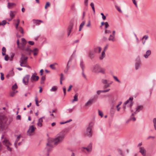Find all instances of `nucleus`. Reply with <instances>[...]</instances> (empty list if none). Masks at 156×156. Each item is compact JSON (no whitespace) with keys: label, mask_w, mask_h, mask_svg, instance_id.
I'll return each instance as SVG.
<instances>
[{"label":"nucleus","mask_w":156,"mask_h":156,"mask_svg":"<svg viewBox=\"0 0 156 156\" xmlns=\"http://www.w3.org/2000/svg\"><path fill=\"white\" fill-rule=\"evenodd\" d=\"M94 101V99L89 100L85 104V106H88L91 105Z\"/></svg>","instance_id":"4468645a"},{"label":"nucleus","mask_w":156,"mask_h":156,"mask_svg":"<svg viewBox=\"0 0 156 156\" xmlns=\"http://www.w3.org/2000/svg\"><path fill=\"white\" fill-rule=\"evenodd\" d=\"M15 55V53H12L11 54V56L9 57V60L11 61L12 60L13 58Z\"/></svg>","instance_id":"ea45409f"},{"label":"nucleus","mask_w":156,"mask_h":156,"mask_svg":"<svg viewBox=\"0 0 156 156\" xmlns=\"http://www.w3.org/2000/svg\"><path fill=\"white\" fill-rule=\"evenodd\" d=\"M110 90V89H108L104 90H98L97 91V93L98 95H99L101 93H105L109 91Z\"/></svg>","instance_id":"a211bd4d"},{"label":"nucleus","mask_w":156,"mask_h":156,"mask_svg":"<svg viewBox=\"0 0 156 156\" xmlns=\"http://www.w3.org/2000/svg\"><path fill=\"white\" fill-rule=\"evenodd\" d=\"M115 7L116 9L118 10V11L119 12H122V11H121V9H120V8L117 5H115Z\"/></svg>","instance_id":"3c124183"},{"label":"nucleus","mask_w":156,"mask_h":156,"mask_svg":"<svg viewBox=\"0 0 156 156\" xmlns=\"http://www.w3.org/2000/svg\"><path fill=\"white\" fill-rule=\"evenodd\" d=\"M57 90V88L55 86H54L52 87L50 91H56Z\"/></svg>","instance_id":"e433bc0d"},{"label":"nucleus","mask_w":156,"mask_h":156,"mask_svg":"<svg viewBox=\"0 0 156 156\" xmlns=\"http://www.w3.org/2000/svg\"><path fill=\"white\" fill-rule=\"evenodd\" d=\"M35 103H36V105L38 106H39V104H38V99H37V97H35Z\"/></svg>","instance_id":"49530a36"},{"label":"nucleus","mask_w":156,"mask_h":156,"mask_svg":"<svg viewBox=\"0 0 156 156\" xmlns=\"http://www.w3.org/2000/svg\"><path fill=\"white\" fill-rule=\"evenodd\" d=\"M9 124L8 119L4 116H0V129H3Z\"/></svg>","instance_id":"f03ea898"},{"label":"nucleus","mask_w":156,"mask_h":156,"mask_svg":"<svg viewBox=\"0 0 156 156\" xmlns=\"http://www.w3.org/2000/svg\"><path fill=\"white\" fill-rule=\"evenodd\" d=\"M20 138V135L18 136L16 138V141L14 143V145L15 146V147L17 148V146H16V143H17L19 139Z\"/></svg>","instance_id":"a19ab883"},{"label":"nucleus","mask_w":156,"mask_h":156,"mask_svg":"<svg viewBox=\"0 0 156 156\" xmlns=\"http://www.w3.org/2000/svg\"><path fill=\"white\" fill-rule=\"evenodd\" d=\"M20 66L22 67H26L27 66L26 65H24L23 64H24V63H23V62H22L20 61Z\"/></svg>","instance_id":"4d7b16f0"},{"label":"nucleus","mask_w":156,"mask_h":156,"mask_svg":"<svg viewBox=\"0 0 156 156\" xmlns=\"http://www.w3.org/2000/svg\"><path fill=\"white\" fill-rule=\"evenodd\" d=\"M98 47L94 48V49L93 51L94 53H97L98 52Z\"/></svg>","instance_id":"e2e57ef3"},{"label":"nucleus","mask_w":156,"mask_h":156,"mask_svg":"<svg viewBox=\"0 0 156 156\" xmlns=\"http://www.w3.org/2000/svg\"><path fill=\"white\" fill-rule=\"evenodd\" d=\"M72 60V58H70L67 63V65L66 66V68H67V69H69L70 67V66H69V63L71 62Z\"/></svg>","instance_id":"58836bf2"},{"label":"nucleus","mask_w":156,"mask_h":156,"mask_svg":"<svg viewBox=\"0 0 156 156\" xmlns=\"http://www.w3.org/2000/svg\"><path fill=\"white\" fill-rule=\"evenodd\" d=\"M28 58V57L27 56H25V55L23 54H22L20 61L23 62L24 64H26L27 62Z\"/></svg>","instance_id":"423d86ee"},{"label":"nucleus","mask_w":156,"mask_h":156,"mask_svg":"<svg viewBox=\"0 0 156 156\" xmlns=\"http://www.w3.org/2000/svg\"><path fill=\"white\" fill-rule=\"evenodd\" d=\"M89 58L91 59H93L95 57V53L93 50H90L88 52Z\"/></svg>","instance_id":"0eeeda50"},{"label":"nucleus","mask_w":156,"mask_h":156,"mask_svg":"<svg viewBox=\"0 0 156 156\" xmlns=\"http://www.w3.org/2000/svg\"><path fill=\"white\" fill-rule=\"evenodd\" d=\"M143 106L142 105H140L138 106L137 108H136V111H137L138 112H139L140 110H141L143 108Z\"/></svg>","instance_id":"473e14b6"},{"label":"nucleus","mask_w":156,"mask_h":156,"mask_svg":"<svg viewBox=\"0 0 156 156\" xmlns=\"http://www.w3.org/2000/svg\"><path fill=\"white\" fill-rule=\"evenodd\" d=\"M35 130V128L33 125H32L31 126H30L28 130L27 131V134L29 136H30L31 134H29V133L30 132V133H32L34 132Z\"/></svg>","instance_id":"9b49d317"},{"label":"nucleus","mask_w":156,"mask_h":156,"mask_svg":"<svg viewBox=\"0 0 156 156\" xmlns=\"http://www.w3.org/2000/svg\"><path fill=\"white\" fill-rule=\"evenodd\" d=\"M53 142L51 141V139L49 140L48 142V143L47 144V146H49L50 147L52 148L53 144L52 143H53Z\"/></svg>","instance_id":"4be33fe9"},{"label":"nucleus","mask_w":156,"mask_h":156,"mask_svg":"<svg viewBox=\"0 0 156 156\" xmlns=\"http://www.w3.org/2000/svg\"><path fill=\"white\" fill-rule=\"evenodd\" d=\"M6 23V21L5 20H3L2 23H1V25H4Z\"/></svg>","instance_id":"338daca9"},{"label":"nucleus","mask_w":156,"mask_h":156,"mask_svg":"<svg viewBox=\"0 0 156 156\" xmlns=\"http://www.w3.org/2000/svg\"><path fill=\"white\" fill-rule=\"evenodd\" d=\"M109 27V25L108 22H106L105 24V29L106 30L107 28Z\"/></svg>","instance_id":"5fc2aeb1"},{"label":"nucleus","mask_w":156,"mask_h":156,"mask_svg":"<svg viewBox=\"0 0 156 156\" xmlns=\"http://www.w3.org/2000/svg\"><path fill=\"white\" fill-rule=\"evenodd\" d=\"M1 80H3L4 79V74L3 73H1Z\"/></svg>","instance_id":"680f3d73"},{"label":"nucleus","mask_w":156,"mask_h":156,"mask_svg":"<svg viewBox=\"0 0 156 156\" xmlns=\"http://www.w3.org/2000/svg\"><path fill=\"white\" fill-rule=\"evenodd\" d=\"M151 53V51L150 50H147L146 52V54L144 55V57L146 58H147Z\"/></svg>","instance_id":"2eb2a0df"},{"label":"nucleus","mask_w":156,"mask_h":156,"mask_svg":"<svg viewBox=\"0 0 156 156\" xmlns=\"http://www.w3.org/2000/svg\"><path fill=\"white\" fill-rule=\"evenodd\" d=\"M80 66L82 70L83 71L84 69L85 66L83 63V59H81L80 61Z\"/></svg>","instance_id":"6ab92c4d"},{"label":"nucleus","mask_w":156,"mask_h":156,"mask_svg":"<svg viewBox=\"0 0 156 156\" xmlns=\"http://www.w3.org/2000/svg\"><path fill=\"white\" fill-rule=\"evenodd\" d=\"M13 69H12L10 71L7 75L6 76V77L7 78H8L9 77L12 76L14 75V73L13 71Z\"/></svg>","instance_id":"f8f14e48"},{"label":"nucleus","mask_w":156,"mask_h":156,"mask_svg":"<svg viewBox=\"0 0 156 156\" xmlns=\"http://www.w3.org/2000/svg\"><path fill=\"white\" fill-rule=\"evenodd\" d=\"M50 4L49 2H46V5L45 6V9H46L48 7H49L50 6Z\"/></svg>","instance_id":"a18cd8bd"},{"label":"nucleus","mask_w":156,"mask_h":156,"mask_svg":"<svg viewBox=\"0 0 156 156\" xmlns=\"http://www.w3.org/2000/svg\"><path fill=\"white\" fill-rule=\"evenodd\" d=\"M90 5L92 7V8L93 9V12H94V13L95 14V8H94V4L93 3L91 2L90 4Z\"/></svg>","instance_id":"c9c22d12"},{"label":"nucleus","mask_w":156,"mask_h":156,"mask_svg":"<svg viewBox=\"0 0 156 156\" xmlns=\"http://www.w3.org/2000/svg\"><path fill=\"white\" fill-rule=\"evenodd\" d=\"M108 40L109 41H113L115 40V37H114L111 34L110 35L109 37Z\"/></svg>","instance_id":"2f4dec72"},{"label":"nucleus","mask_w":156,"mask_h":156,"mask_svg":"<svg viewBox=\"0 0 156 156\" xmlns=\"http://www.w3.org/2000/svg\"><path fill=\"white\" fill-rule=\"evenodd\" d=\"M39 79V77L38 76H36L34 74L32 75L31 78L30 80L32 82H33L34 81H37Z\"/></svg>","instance_id":"1a4fd4ad"},{"label":"nucleus","mask_w":156,"mask_h":156,"mask_svg":"<svg viewBox=\"0 0 156 156\" xmlns=\"http://www.w3.org/2000/svg\"><path fill=\"white\" fill-rule=\"evenodd\" d=\"M9 58V57H8V55H5L4 58L5 60L6 61H7L8 60Z\"/></svg>","instance_id":"69168bd1"},{"label":"nucleus","mask_w":156,"mask_h":156,"mask_svg":"<svg viewBox=\"0 0 156 156\" xmlns=\"http://www.w3.org/2000/svg\"><path fill=\"white\" fill-rule=\"evenodd\" d=\"M46 79L45 76H43L41 78V83L42 84L44 83L43 81H44Z\"/></svg>","instance_id":"72a5a7b5"},{"label":"nucleus","mask_w":156,"mask_h":156,"mask_svg":"<svg viewBox=\"0 0 156 156\" xmlns=\"http://www.w3.org/2000/svg\"><path fill=\"white\" fill-rule=\"evenodd\" d=\"M117 150L121 156H125L124 154L122 152V151L121 149L119 148L117 149Z\"/></svg>","instance_id":"c85d7f7f"},{"label":"nucleus","mask_w":156,"mask_h":156,"mask_svg":"<svg viewBox=\"0 0 156 156\" xmlns=\"http://www.w3.org/2000/svg\"><path fill=\"white\" fill-rule=\"evenodd\" d=\"M153 122L154 129L156 130V118H154L153 119Z\"/></svg>","instance_id":"4c0bfd02"},{"label":"nucleus","mask_w":156,"mask_h":156,"mask_svg":"<svg viewBox=\"0 0 156 156\" xmlns=\"http://www.w3.org/2000/svg\"><path fill=\"white\" fill-rule=\"evenodd\" d=\"M139 152L143 156L146 155V151L144 147H139Z\"/></svg>","instance_id":"9d476101"},{"label":"nucleus","mask_w":156,"mask_h":156,"mask_svg":"<svg viewBox=\"0 0 156 156\" xmlns=\"http://www.w3.org/2000/svg\"><path fill=\"white\" fill-rule=\"evenodd\" d=\"M17 44V47L18 48H20V42L19 39H18L16 41Z\"/></svg>","instance_id":"13d9d810"},{"label":"nucleus","mask_w":156,"mask_h":156,"mask_svg":"<svg viewBox=\"0 0 156 156\" xmlns=\"http://www.w3.org/2000/svg\"><path fill=\"white\" fill-rule=\"evenodd\" d=\"M78 95L77 93L75 94L74 96L73 97V100L72 102L73 103L74 102V101H78Z\"/></svg>","instance_id":"b1692460"},{"label":"nucleus","mask_w":156,"mask_h":156,"mask_svg":"<svg viewBox=\"0 0 156 156\" xmlns=\"http://www.w3.org/2000/svg\"><path fill=\"white\" fill-rule=\"evenodd\" d=\"M130 100L129 99L127 100L124 103L123 105V108L124 110H125L126 109V105L128 103H130Z\"/></svg>","instance_id":"393cba45"},{"label":"nucleus","mask_w":156,"mask_h":156,"mask_svg":"<svg viewBox=\"0 0 156 156\" xmlns=\"http://www.w3.org/2000/svg\"><path fill=\"white\" fill-rule=\"evenodd\" d=\"M101 15L102 16V19L103 20H105L106 19V17L105 16L103 13H101Z\"/></svg>","instance_id":"864d4df0"},{"label":"nucleus","mask_w":156,"mask_h":156,"mask_svg":"<svg viewBox=\"0 0 156 156\" xmlns=\"http://www.w3.org/2000/svg\"><path fill=\"white\" fill-rule=\"evenodd\" d=\"M94 124L93 122H91L89 124L86 130V134L89 137H91L92 136L93 132L92 128Z\"/></svg>","instance_id":"20e7f679"},{"label":"nucleus","mask_w":156,"mask_h":156,"mask_svg":"<svg viewBox=\"0 0 156 156\" xmlns=\"http://www.w3.org/2000/svg\"><path fill=\"white\" fill-rule=\"evenodd\" d=\"M8 7L9 9L12 8L14 6L16 5V4L14 3L10 2H8Z\"/></svg>","instance_id":"aec40b11"},{"label":"nucleus","mask_w":156,"mask_h":156,"mask_svg":"<svg viewBox=\"0 0 156 156\" xmlns=\"http://www.w3.org/2000/svg\"><path fill=\"white\" fill-rule=\"evenodd\" d=\"M115 109L113 106H112L110 109V112L111 115L113 116L115 113Z\"/></svg>","instance_id":"dca6fc26"},{"label":"nucleus","mask_w":156,"mask_h":156,"mask_svg":"<svg viewBox=\"0 0 156 156\" xmlns=\"http://www.w3.org/2000/svg\"><path fill=\"white\" fill-rule=\"evenodd\" d=\"M85 21H83L81 23V24H80V27H79V31H80L81 30H82V29L83 26L85 24Z\"/></svg>","instance_id":"cd10ccee"},{"label":"nucleus","mask_w":156,"mask_h":156,"mask_svg":"<svg viewBox=\"0 0 156 156\" xmlns=\"http://www.w3.org/2000/svg\"><path fill=\"white\" fill-rule=\"evenodd\" d=\"M19 31L21 33H22V34H24V31H23V28L21 27H20L18 28Z\"/></svg>","instance_id":"79ce46f5"},{"label":"nucleus","mask_w":156,"mask_h":156,"mask_svg":"<svg viewBox=\"0 0 156 156\" xmlns=\"http://www.w3.org/2000/svg\"><path fill=\"white\" fill-rule=\"evenodd\" d=\"M105 84L104 86L103 87L104 89L106 88H107L109 87L110 85V83H107Z\"/></svg>","instance_id":"c03bdc74"},{"label":"nucleus","mask_w":156,"mask_h":156,"mask_svg":"<svg viewBox=\"0 0 156 156\" xmlns=\"http://www.w3.org/2000/svg\"><path fill=\"white\" fill-rule=\"evenodd\" d=\"M24 50L27 52L26 53V54L28 55H30L32 51V50L29 48H27Z\"/></svg>","instance_id":"f3484780"},{"label":"nucleus","mask_w":156,"mask_h":156,"mask_svg":"<svg viewBox=\"0 0 156 156\" xmlns=\"http://www.w3.org/2000/svg\"><path fill=\"white\" fill-rule=\"evenodd\" d=\"M87 147H88V148H89L90 149V150L92 151V143H90L88 145Z\"/></svg>","instance_id":"8fccbe9b"},{"label":"nucleus","mask_w":156,"mask_h":156,"mask_svg":"<svg viewBox=\"0 0 156 156\" xmlns=\"http://www.w3.org/2000/svg\"><path fill=\"white\" fill-rule=\"evenodd\" d=\"M129 120H133V121H135L136 120V119L135 117H132V116H131Z\"/></svg>","instance_id":"774afa93"},{"label":"nucleus","mask_w":156,"mask_h":156,"mask_svg":"<svg viewBox=\"0 0 156 156\" xmlns=\"http://www.w3.org/2000/svg\"><path fill=\"white\" fill-rule=\"evenodd\" d=\"M16 13V12L14 11H10L9 13L10 16V18H12V19H13V18L15 16V14L14 13Z\"/></svg>","instance_id":"5701e85b"},{"label":"nucleus","mask_w":156,"mask_h":156,"mask_svg":"<svg viewBox=\"0 0 156 156\" xmlns=\"http://www.w3.org/2000/svg\"><path fill=\"white\" fill-rule=\"evenodd\" d=\"M17 88V86L16 83L13 85L12 87V88L13 90H14Z\"/></svg>","instance_id":"37998d69"},{"label":"nucleus","mask_w":156,"mask_h":156,"mask_svg":"<svg viewBox=\"0 0 156 156\" xmlns=\"http://www.w3.org/2000/svg\"><path fill=\"white\" fill-rule=\"evenodd\" d=\"M73 22L70 23L67 29L68 37L70 34L71 32V30L73 29Z\"/></svg>","instance_id":"6e6552de"},{"label":"nucleus","mask_w":156,"mask_h":156,"mask_svg":"<svg viewBox=\"0 0 156 156\" xmlns=\"http://www.w3.org/2000/svg\"><path fill=\"white\" fill-rule=\"evenodd\" d=\"M113 78H114V79L117 81L119 83H121V82L118 79V78H117V77L116 76H113Z\"/></svg>","instance_id":"09e8293b"},{"label":"nucleus","mask_w":156,"mask_h":156,"mask_svg":"<svg viewBox=\"0 0 156 156\" xmlns=\"http://www.w3.org/2000/svg\"><path fill=\"white\" fill-rule=\"evenodd\" d=\"M105 52L104 51H103L101 54V56H100L99 57V59L100 60H102L103 58L105 57Z\"/></svg>","instance_id":"bb28decb"},{"label":"nucleus","mask_w":156,"mask_h":156,"mask_svg":"<svg viewBox=\"0 0 156 156\" xmlns=\"http://www.w3.org/2000/svg\"><path fill=\"white\" fill-rule=\"evenodd\" d=\"M65 136L64 133L61 132L58 134L55 138L51 139V141L53 142L55 145H57L63 141L64 138Z\"/></svg>","instance_id":"f257e3e1"},{"label":"nucleus","mask_w":156,"mask_h":156,"mask_svg":"<svg viewBox=\"0 0 156 156\" xmlns=\"http://www.w3.org/2000/svg\"><path fill=\"white\" fill-rule=\"evenodd\" d=\"M83 149H86L87 150V152H90L91 151V150H90V149L88 148V147H83Z\"/></svg>","instance_id":"052dcab7"},{"label":"nucleus","mask_w":156,"mask_h":156,"mask_svg":"<svg viewBox=\"0 0 156 156\" xmlns=\"http://www.w3.org/2000/svg\"><path fill=\"white\" fill-rule=\"evenodd\" d=\"M140 61H138L136 62L135 63V69L136 70L138 69L140 67Z\"/></svg>","instance_id":"412c9836"},{"label":"nucleus","mask_w":156,"mask_h":156,"mask_svg":"<svg viewBox=\"0 0 156 156\" xmlns=\"http://www.w3.org/2000/svg\"><path fill=\"white\" fill-rule=\"evenodd\" d=\"M64 80V78H63V74L61 73L60 74V83L61 84H62V80Z\"/></svg>","instance_id":"7c9ffc66"},{"label":"nucleus","mask_w":156,"mask_h":156,"mask_svg":"<svg viewBox=\"0 0 156 156\" xmlns=\"http://www.w3.org/2000/svg\"><path fill=\"white\" fill-rule=\"evenodd\" d=\"M111 33V31L109 30H107V29H106V30H105V34H110Z\"/></svg>","instance_id":"0e129e2a"},{"label":"nucleus","mask_w":156,"mask_h":156,"mask_svg":"<svg viewBox=\"0 0 156 156\" xmlns=\"http://www.w3.org/2000/svg\"><path fill=\"white\" fill-rule=\"evenodd\" d=\"M148 38V35H145L143 36V37L142 38L141 40H143L144 39H145V40H147Z\"/></svg>","instance_id":"bf43d9fd"},{"label":"nucleus","mask_w":156,"mask_h":156,"mask_svg":"<svg viewBox=\"0 0 156 156\" xmlns=\"http://www.w3.org/2000/svg\"><path fill=\"white\" fill-rule=\"evenodd\" d=\"M30 76L29 75H26L23 78V83L25 85H27L28 84V81L29 80Z\"/></svg>","instance_id":"39448f33"},{"label":"nucleus","mask_w":156,"mask_h":156,"mask_svg":"<svg viewBox=\"0 0 156 156\" xmlns=\"http://www.w3.org/2000/svg\"><path fill=\"white\" fill-rule=\"evenodd\" d=\"M133 97H130L129 98V99L130 100V104L129 105V107L131 108L132 107V106L133 105Z\"/></svg>","instance_id":"a878e982"},{"label":"nucleus","mask_w":156,"mask_h":156,"mask_svg":"<svg viewBox=\"0 0 156 156\" xmlns=\"http://www.w3.org/2000/svg\"><path fill=\"white\" fill-rule=\"evenodd\" d=\"M2 55H6L5 52H6V49L4 47H3L2 49Z\"/></svg>","instance_id":"c756f323"},{"label":"nucleus","mask_w":156,"mask_h":156,"mask_svg":"<svg viewBox=\"0 0 156 156\" xmlns=\"http://www.w3.org/2000/svg\"><path fill=\"white\" fill-rule=\"evenodd\" d=\"M64 36V34H61L60 35H58L57 37L58 39L60 40H62Z\"/></svg>","instance_id":"f704fd0d"},{"label":"nucleus","mask_w":156,"mask_h":156,"mask_svg":"<svg viewBox=\"0 0 156 156\" xmlns=\"http://www.w3.org/2000/svg\"><path fill=\"white\" fill-rule=\"evenodd\" d=\"M99 115L101 117L103 116V113L101 111L99 110H98Z\"/></svg>","instance_id":"6e6d98bb"},{"label":"nucleus","mask_w":156,"mask_h":156,"mask_svg":"<svg viewBox=\"0 0 156 156\" xmlns=\"http://www.w3.org/2000/svg\"><path fill=\"white\" fill-rule=\"evenodd\" d=\"M122 104L121 102H120L119 104H118L117 106H116V108H117V110L118 111H119V110L120 108V107H119V105H120L121 104Z\"/></svg>","instance_id":"de8ad7c7"},{"label":"nucleus","mask_w":156,"mask_h":156,"mask_svg":"<svg viewBox=\"0 0 156 156\" xmlns=\"http://www.w3.org/2000/svg\"><path fill=\"white\" fill-rule=\"evenodd\" d=\"M101 82L103 84H106L108 83V81L107 80L102 79L101 80Z\"/></svg>","instance_id":"603ef678"},{"label":"nucleus","mask_w":156,"mask_h":156,"mask_svg":"<svg viewBox=\"0 0 156 156\" xmlns=\"http://www.w3.org/2000/svg\"><path fill=\"white\" fill-rule=\"evenodd\" d=\"M3 144L4 145H5L6 146L10 145V143L9 140L5 138L4 140L2 142Z\"/></svg>","instance_id":"ddd939ff"},{"label":"nucleus","mask_w":156,"mask_h":156,"mask_svg":"<svg viewBox=\"0 0 156 156\" xmlns=\"http://www.w3.org/2000/svg\"><path fill=\"white\" fill-rule=\"evenodd\" d=\"M92 71L93 73L98 74L99 73L103 74L105 73V69L102 68L98 64H96L93 66Z\"/></svg>","instance_id":"7ed1b4c3"}]
</instances>
